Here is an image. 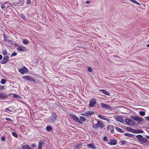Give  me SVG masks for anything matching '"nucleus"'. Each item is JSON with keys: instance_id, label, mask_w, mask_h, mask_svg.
Segmentation results:
<instances>
[{"instance_id": "f3484780", "label": "nucleus", "mask_w": 149, "mask_h": 149, "mask_svg": "<svg viewBox=\"0 0 149 149\" xmlns=\"http://www.w3.org/2000/svg\"><path fill=\"white\" fill-rule=\"evenodd\" d=\"M56 116L55 113H53L52 115V118L50 119V122H52L56 120Z\"/></svg>"}, {"instance_id": "5701e85b", "label": "nucleus", "mask_w": 149, "mask_h": 149, "mask_svg": "<svg viewBox=\"0 0 149 149\" xmlns=\"http://www.w3.org/2000/svg\"><path fill=\"white\" fill-rule=\"evenodd\" d=\"M6 97V96L4 93L0 94V98L2 99H5Z\"/></svg>"}, {"instance_id": "7ed1b4c3", "label": "nucleus", "mask_w": 149, "mask_h": 149, "mask_svg": "<svg viewBox=\"0 0 149 149\" xmlns=\"http://www.w3.org/2000/svg\"><path fill=\"white\" fill-rule=\"evenodd\" d=\"M136 137L139 141L141 142L146 143L147 141V139L141 135H137L136 136Z\"/></svg>"}, {"instance_id": "473e14b6", "label": "nucleus", "mask_w": 149, "mask_h": 149, "mask_svg": "<svg viewBox=\"0 0 149 149\" xmlns=\"http://www.w3.org/2000/svg\"><path fill=\"white\" fill-rule=\"evenodd\" d=\"M120 142L121 143V145H124L126 143L127 141L125 140H123L121 141H120Z\"/></svg>"}, {"instance_id": "e433bc0d", "label": "nucleus", "mask_w": 149, "mask_h": 149, "mask_svg": "<svg viewBox=\"0 0 149 149\" xmlns=\"http://www.w3.org/2000/svg\"><path fill=\"white\" fill-rule=\"evenodd\" d=\"M98 117L102 119L103 120L104 118V117L102 116L101 115H99L98 116Z\"/></svg>"}, {"instance_id": "09e8293b", "label": "nucleus", "mask_w": 149, "mask_h": 149, "mask_svg": "<svg viewBox=\"0 0 149 149\" xmlns=\"http://www.w3.org/2000/svg\"><path fill=\"white\" fill-rule=\"evenodd\" d=\"M144 118L146 120L149 121V116L148 117H145Z\"/></svg>"}, {"instance_id": "bf43d9fd", "label": "nucleus", "mask_w": 149, "mask_h": 149, "mask_svg": "<svg viewBox=\"0 0 149 149\" xmlns=\"http://www.w3.org/2000/svg\"><path fill=\"white\" fill-rule=\"evenodd\" d=\"M3 86H2L1 87V89H3Z\"/></svg>"}, {"instance_id": "ea45409f", "label": "nucleus", "mask_w": 149, "mask_h": 149, "mask_svg": "<svg viewBox=\"0 0 149 149\" xmlns=\"http://www.w3.org/2000/svg\"><path fill=\"white\" fill-rule=\"evenodd\" d=\"M104 120L107 121L108 123H109L110 121V120L109 119L105 117H104Z\"/></svg>"}, {"instance_id": "423d86ee", "label": "nucleus", "mask_w": 149, "mask_h": 149, "mask_svg": "<svg viewBox=\"0 0 149 149\" xmlns=\"http://www.w3.org/2000/svg\"><path fill=\"white\" fill-rule=\"evenodd\" d=\"M125 121L127 125H135L134 122L132 120L129 119H126Z\"/></svg>"}, {"instance_id": "b1692460", "label": "nucleus", "mask_w": 149, "mask_h": 149, "mask_svg": "<svg viewBox=\"0 0 149 149\" xmlns=\"http://www.w3.org/2000/svg\"><path fill=\"white\" fill-rule=\"evenodd\" d=\"M23 43L25 45L28 44L29 43V40L27 39H24L23 40Z\"/></svg>"}, {"instance_id": "aec40b11", "label": "nucleus", "mask_w": 149, "mask_h": 149, "mask_svg": "<svg viewBox=\"0 0 149 149\" xmlns=\"http://www.w3.org/2000/svg\"><path fill=\"white\" fill-rule=\"evenodd\" d=\"M100 91L103 93L104 94L107 95H110V93L108 92L105 90H99Z\"/></svg>"}, {"instance_id": "39448f33", "label": "nucleus", "mask_w": 149, "mask_h": 149, "mask_svg": "<svg viewBox=\"0 0 149 149\" xmlns=\"http://www.w3.org/2000/svg\"><path fill=\"white\" fill-rule=\"evenodd\" d=\"M131 118L135 121L139 122H142L144 121V119L140 117L133 116L131 117Z\"/></svg>"}, {"instance_id": "f257e3e1", "label": "nucleus", "mask_w": 149, "mask_h": 149, "mask_svg": "<svg viewBox=\"0 0 149 149\" xmlns=\"http://www.w3.org/2000/svg\"><path fill=\"white\" fill-rule=\"evenodd\" d=\"M70 116L71 118L73 119L76 122L81 124H82V123L81 121H80V119L75 115L73 114H70Z\"/></svg>"}, {"instance_id": "c85d7f7f", "label": "nucleus", "mask_w": 149, "mask_h": 149, "mask_svg": "<svg viewBox=\"0 0 149 149\" xmlns=\"http://www.w3.org/2000/svg\"><path fill=\"white\" fill-rule=\"evenodd\" d=\"M124 135L130 137H132L133 136V135L132 134L127 133H125Z\"/></svg>"}, {"instance_id": "4be33fe9", "label": "nucleus", "mask_w": 149, "mask_h": 149, "mask_svg": "<svg viewBox=\"0 0 149 149\" xmlns=\"http://www.w3.org/2000/svg\"><path fill=\"white\" fill-rule=\"evenodd\" d=\"M126 129L127 130L130 132L133 133L134 132V130L131 127H127L126 128Z\"/></svg>"}, {"instance_id": "a18cd8bd", "label": "nucleus", "mask_w": 149, "mask_h": 149, "mask_svg": "<svg viewBox=\"0 0 149 149\" xmlns=\"http://www.w3.org/2000/svg\"><path fill=\"white\" fill-rule=\"evenodd\" d=\"M17 55V54L15 52H13V54H12L11 55V56H15L16 55Z\"/></svg>"}, {"instance_id": "dca6fc26", "label": "nucleus", "mask_w": 149, "mask_h": 149, "mask_svg": "<svg viewBox=\"0 0 149 149\" xmlns=\"http://www.w3.org/2000/svg\"><path fill=\"white\" fill-rule=\"evenodd\" d=\"M45 141L43 140L40 141L39 142L38 149H42V146L44 145Z\"/></svg>"}, {"instance_id": "bb28decb", "label": "nucleus", "mask_w": 149, "mask_h": 149, "mask_svg": "<svg viewBox=\"0 0 149 149\" xmlns=\"http://www.w3.org/2000/svg\"><path fill=\"white\" fill-rule=\"evenodd\" d=\"M5 110L8 113H9L10 112H13L14 111V110H11L7 108H6Z\"/></svg>"}, {"instance_id": "8fccbe9b", "label": "nucleus", "mask_w": 149, "mask_h": 149, "mask_svg": "<svg viewBox=\"0 0 149 149\" xmlns=\"http://www.w3.org/2000/svg\"><path fill=\"white\" fill-rule=\"evenodd\" d=\"M26 3L27 4H30L31 3V1L30 0H26Z\"/></svg>"}, {"instance_id": "c9c22d12", "label": "nucleus", "mask_w": 149, "mask_h": 149, "mask_svg": "<svg viewBox=\"0 0 149 149\" xmlns=\"http://www.w3.org/2000/svg\"><path fill=\"white\" fill-rule=\"evenodd\" d=\"M2 54L3 55H6L7 54V52L6 50H4L2 52Z\"/></svg>"}, {"instance_id": "37998d69", "label": "nucleus", "mask_w": 149, "mask_h": 149, "mask_svg": "<svg viewBox=\"0 0 149 149\" xmlns=\"http://www.w3.org/2000/svg\"><path fill=\"white\" fill-rule=\"evenodd\" d=\"M9 108L11 110H14V111H16V110L15 109V107L14 106H13L11 107H9Z\"/></svg>"}, {"instance_id": "603ef678", "label": "nucleus", "mask_w": 149, "mask_h": 149, "mask_svg": "<svg viewBox=\"0 0 149 149\" xmlns=\"http://www.w3.org/2000/svg\"><path fill=\"white\" fill-rule=\"evenodd\" d=\"M31 146L33 148H34L36 147V145L34 144H33L31 145Z\"/></svg>"}, {"instance_id": "4468645a", "label": "nucleus", "mask_w": 149, "mask_h": 149, "mask_svg": "<svg viewBox=\"0 0 149 149\" xmlns=\"http://www.w3.org/2000/svg\"><path fill=\"white\" fill-rule=\"evenodd\" d=\"M107 130L108 131H110L111 133H113L114 131L113 126L111 125H109L107 127Z\"/></svg>"}, {"instance_id": "ddd939ff", "label": "nucleus", "mask_w": 149, "mask_h": 149, "mask_svg": "<svg viewBox=\"0 0 149 149\" xmlns=\"http://www.w3.org/2000/svg\"><path fill=\"white\" fill-rule=\"evenodd\" d=\"M115 118L118 121L123 123L124 122V119L120 116H119L117 115L114 116Z\"/></svg>"}, {"instance_id": "6e6552de", "label": "nucleus", "mask_w": 149, "mask_h": 149, "mask_svg": "<svg viewBox=\"0 0 149 149\" xmlns=\"http://www.w3.org/2000/svg\"><path fill=\"white\" fill-rule=\"evenodd\" d=\"M96 100L95 98H93L91 100L90 102L89 106L91 107H94L95 105L96 104Z\"/></svg>"}, {"instance_id": "f8f14e48", "label": "nucleus", "mask_w": 149, "mask_h": 149, "mask_svg": "<svg viewBox=\"0 0 149 149\" xmlns=\"http://www.w3.org/2000/svg\"><path fill=\"white\" fill-rule=\"evenodd\" d=\"M9 59V56H4L3 59L1 61V63L3 64L6 63L8 61Z\"/></svg>"}, {"instance_id": "4d7b16f0", "label": "nucleus", "mask_w": 149, "mask_h": 149, "mask_svg": "<svg viewBox=\"0 0 149 149\" xmlns=\"http://www.w3.org/2000/svg\"><path fill=\"white\" fill-rule=\"evenodd\" d=\"M146 137L147 138H148V139H149V136H146Z\"/></svg>"}, {"instance_id": "9b49d317", "label": "nucleus", "mask_w": 149, "mask_h": 149, "mask_svg": "<svg viewBox=\"0 0 149 149\" xmlns=\"http://www.w3.org/2000/svg\"><path fill=\"white\" fill-rule=\"evenodd\" d=\"M19 72L21 73L24 74L25 73H27L28 70L25 67H24L22 68L19 70Z\"/></svg>"}, {"instance_id": "72a5a7b5", "label": "nucleus", "mask_w": 149, "mask_h": 149, "mask_svg": "<svg viewBox=\"0 0 149 149\" xmlns=\"http://www.w3.org/2000/svg\"><path fill=\"white\" fill-rule=\"evenodd\" d=\"M139 114L140 115L142 116H144L145 115V113L143 111H140Z\"/></svg>"}, {"instance_id": "cd10ccee", "label": "nucleus", "mask_w": 149, "mask_h": 149, "mask_svg": "<svg viewBox=\"0 0 149 149\" xmlns=\"http://www.w3.org/2000/svg\"><path fill=\"white\" fill-rule=\"evenodd\" d=\"M4 39L7 42H9V40L8 39V37H7L6 35L3 34Z\"/></svg>"}, {"instance_id": "a19ab883", "label": "nucleus", "mask_w": 149, "mask_h": 149, "mask_svg": "<svg viewBox=\"0 0 149 149\" xmlns=\"http://www.w3.org/2000/svg\"><path fill=\"white\" fill-rule=\"evenodd\" d=\"M104 120L107 121L108 123H109L110 121V120L109 119L105 117H104Z\"/></svg>"}, {"instance_id": "f03ea898", "label": "nucleus", "mask_w": 149, "mask_h": 149, "mask_svg": "<svg viewBox=\"0 0 149 149\" xmlns=\"http://www.w3.org/2000/svg\"><path fill=\"white\" fill-rule=\"evenodd\" d=\"M93 127L97 129L98 127L103 128L104 127V124L99 121H97V123L96 124H94L93 126Z\"/></svg>"}, {"instance_id": "a878e982", "label": "nucleus", "mask_w": 149, "mask_h": 149, "mask_svg": "<svg viewBox=\"0 0 149 149\" xmlns=\"http://www.w3.org/2000/svg\"><path fill=\"white\" fill-rule=\"evenodd\" d=\"M130 1H131L132 2V3H134L138 5H141V4L139 3V2H138L137 1H136L135 0H130Z\"/></svg>"}, {"instance_id": "13d9d810", "label": "nucleus", "mask_w": 149, "mask_h": 149, "mask_svg": "<svg viewBox=\"0 0 149 149\" xmlns=\"http://www.w3.org/2000/svg\"><path fill=\"white\" fill-rule=\"evenodd\" d=\"M147 46L148 47H149V44H148L147 45Z\"/></svg>"}, {"instance_id": "49530a36", "label": "nucleus", "mask_w": 149, "mask_h": 149, "mask_svg": "<svg viewBox=\"0 0 149 149\" xmlns=\"http://www.w3.org/2000/svg\"><path fill=\"white\" fill-rule=\"evenodd\" d=\"M5 140V138L4 136H3L1 138V140L3 141H4Z\"/></svg>"}, {"instance_id": "864d4df0", "label": "nucleus", "mask_w": 149, "mask_h": 149, "mask_svg": "<svg viewBox=\"0 0 149 149\" xmlns=\"http://www.w3.org/2000/svg\"><path fill=\"white\" fill-rule=\"evenodd\" d=\"M90 2L89 1H86V3L87 4H89L90 3Z\"/></svg>"}, {"instance_id": "c03bdc74", "label": "nucleus", "mask_w": 149, "mask_h": 149, "mask_svg": "<svg viewBox=\"0 0 149 149\" xmlns=\"http://www.w3.org/2000/svg\"><path fill=\"white\" fill-rule=\"evenodd\" d=\"M88 70L89 72H91L92 71V69L91 68L89 67L88 68Z\"/></svg>"}, {"instance_id": "c756f323", "label": "nucleus", "mask_w": 149, "mask_h": 149, "mask_svg": "<svg viewBox=\"0 0 149 149\" xmlns=\"http://www.w3.org/2000/svg\"><path fill=\"white\" fill-rule=\"evenodd\" d=\"M80 121L81 120L83 121H85L86 120V118H85L82 116H81L80 117Z\"/></svg>"}, {"instance_id": "20e7f679", "label": "nucleus", "mask_w": 149, "mask_h": 149, "mask_svg": "<svg viewBox=\"0 0 149 149\" xmlns=\"http://www.w3.org/2000/svg\"><path fill=\"white\" fill-rule=\"evenodd\" d=\"M94 113V112L93 111H88L84 113H82L80 115L84 116H90L93 115Z\"/></svg>"}, {"instance_id": "79ce46f5", "label": "nucleus", "mask_w": 149, "mask_h": 149, "mask_svg": "<svg viewBox=\"0 0 149 149\" xmlns=\"http://www.w3.org/2000/svg\"><path fill=\"white\" fill-rule=\"evenodd\" d=\"M12 135L15 136V137H17V134L15 132H13L12 133Z\"/></svg>"}, {"instance_id": "4c0bfd02", "label": "nucleus", "mask_w": 149, "mask_h": 149, "mask_svg": "<svg viewBox=\"0 0 149 149\" xmlns=\"http://www.w3.org/2000/svg\"><path fill=\"white\" fill-rule=\"evenodd\" d=\"M13 97L18 99L20 98V97L18 95L15 94H13Z\"/></svg>"}, {"instance_id": "3c124183", "label": "nucleus", "mask_w": 149, "mask_h": 149, "mask_svg": "<svg viewBox=\"0 0 149 149\" xmlns=\"http://www.w3.org/2000/svg\"><path fill=\"white\" fill-rule=\"evenodd\" d=\"M22 17L23 19H24V20H25L26 19V17H25V16H24V15H22Z\"/></svg>"}, {"instance_id": "412c9836", "label": "nucleus", "mask_w": 149, "mask_h": 149, "mask_svg": "<svg viewBox=\"0 0 149 149\" xmlns=\"http://www.w3.org/2000/svg\"><path fill=\"white\" fill-rule=\"evenodd\" d=\"M82 144L81 143L79 144H77L75 145L74 146V148L78 149L82 147Z\"/></svg>"}, {"instance_id": "0eeeda50", "label": "nucleus", "mask_w": 149, "mask_h": 149, "mask_svg": "<svg viewBox=\"0 0 149 149\" xmlns=\"http://www.w3.org/2000/svg\"><path fill=\"white\" fill-rule=\"evenodd\" d=\"M107 143L110 145H114L117 144V141L115 139H111L107 142Z\"/></svg>"}, {"instance_id": "1a4fd4ad", "label": "nucleus", "mask_w": 149, "mask_h": 149, "mask_svg": "<svg viewBox=\"0 0 149 149\" xmlns=\"http://www.w3.org/2000/svg\"><path fill=\"white\" fill-rule=\"evenodd\" d=\"M102 107L104 109H111V107L106 104L103 103H102L101 104Z\"/></svg>"}, {"instance_id": "2f4dec72", "label": "nucleus", "mask_w": 149, "mask_h": 149, "mask_svg": "<svg viewBox=\"0 0 149 149\" xmlns=\"http://www.w3.org/2000/svg\"><path fill=\"white\" fill-rule=\"evenodd\" d=\"M46 129L47 131H50L52 130V128L50 126H47V127Z\"/></svg>"}, {"instance_id": "de8ad7c7", "label": "nucleus", "mask_w": 149, "mask_h": 149, "mask_svg": "<svg viewBox=\"0 0 149 149\" xmlns=\"http://www.w3.org/2000/svg\"><path fill=\"white\" fill-rule=\"evenodd\" d=\"M23 1L22 0H19L18 2V3L19 4H21L22 3Z\"/></svg>"}, {"instance_id": "2eb2a0df", "label": "nucleus", "mask_w": 149, "mask_h": 149, "mask_svg": "<svg viewBox=\"0 0 149 149\" xmlns=\"http://www.w3.org/2000/svg\"><path fill=\"white\" fill-rule=\"evenodd\" d=\"M17 49L19 52L24 51L26 50V48L25 47L21 45L17 47Z\"/></svg>"}, {"instance_id": "6ab92c4d", "label": "nucleus", "mask_w": 149, "mask_h": 149, "mask_svg": "<svg viewBox=\"0 0 149 149\" xmlns=\"http://www.w3.org/2000/svg\"><path fill=\"white\" fill-rule=\"evenodd\" d=\"M144 132V131L140 129L134 130V133H143Z\"/></svg>"}, {"instance_id": "58836bf2", "label": "nucleus", "mask_w": 149, "mask_h": 149, "mask_svg": "<svg viewBox=\"0 0 149 149\" xmlns=\"http://www.w3.org/2000/svg\"><path fill=\"white\" fill-rule=\"evenodd\" d=\"M108 138L106 136H104L103 138V140L105 141H108Z\"/></svg>"}, {"instance_id": "a211bd4d", "label": "nucleus", "mask_w": 149, "mask_h": 149, "mask_svg": "<svg viewBox=\"0 0 149 149\" xmlns=\"http://www.w3.org/2000/svg\"><path fill=\"white\" fill-rule=\"evenodd\" d=\"M87 146L88 148H91L93 149H96L95 145L93 143L88 144Z\"/></svg>"}, {"instance_id": "f704fd0d", "label": "nucleus", "mask_w": 149, "mask_h": 149, "mask_svg": "<svg viewBox=\"0 0 149 149\" xmlns=\"http://www.w3.org/2000/svg\"><path fill=\"white\" fill-rule=\"evenodd\" d=\"M6 82V80L4 79H1V83L2 84H4Z\"/></svg>"}, {"instance_id": "5fc2aeb1", "label": "nucleus", "mask_w": 149, "mask_h": 149, "mask_svg": "<svg viewBox=\"0 0 149 149\" xmlns=\"http://www.w3.org/2000/svg\"><path fill=\"white\" fill-rule=\"evenodd\" d=\"M2 58V56L1 55H0V60H1Z\"/></svg>"}, {"instance_id": "9d476101", "label": "nucleus", "mask_w": 149, "mask_h": 149, "mask_svg": "<svg viewBox=\"0 0 149 149\" xmlns=\"http://www.w3.org/2000/svg\"><path fill=\"white\" fill-rule=\"evenodd\" d=\"M23 79L25 80H27L31 81H35L34 79L33 78H32L31 77L29 76H24L22 77Z\"/></svg>"}, {"instance_id": "6e6d98bb", "label": "nucleus", "mask_w": 149, "mask_h": 149, "mask_svg": "<svg viewBox=\"0 0 149 149\" xmlns=\"http://www.w3.org/2000/svg\"><path fill=\"white\" fill-rule=\"evenodd\" d=\"M6 120H10V119L8 118H6Z\"/></svg>"}, {"instance_id": "7c9ffc66", "label": "nucleus", "mask_w": 149, "mask_h": 149, "mask_svg": "<svg viewBox=\"0 0 149 149\" xmlns=\"http://www.w3.org/2000/svg\"><path fill=\"white\" fill-rule=\"evenodd\" d=\"M6 3H7L6 2L5 3H4L3 5H1V8L2 9H4L6 7V6H5V5H6Z\"/></svg>"}, {"instance_id": "393cba45", "label": "nucleus", "mask_w": 149, "mask_h": 149, "mask_svg": "<svg viewBox=\"0 0 149 149\" xmlns=\"http://www.w3.org/2000/svg\"><path fill=\"white\" fill-rule=\"evenodd\" d=\"M115 129L118 132H120V133H124V132L121 129H120V128L118 127H116L115 128Z\"/></svg>"}]
</instances>
